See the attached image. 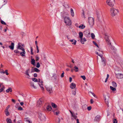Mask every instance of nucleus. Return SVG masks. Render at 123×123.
<instances>
[{"instance_id": "680f3d73", "label": "nucleus", "mask_w": 123, "mask_h": 123, "mask_svg": "<svg viewBox=\"0 0 123 123\" xmlns=\"http://www.w3.org/2000/svg\"><path fill=\"white\" fill-rule=\"evenodd\" d=\"M74 95H76V91H74V92H73L72 93Z\"/></svg>"}, {"instance_id": "39448f33", "label": "nucleus", "mask_w": 123, "mask_h": 123, "mask_svg": "<svg viewBox=\"0 0 123 123\" xmlns=\"http://www.w3.org/2000/svg\"><path fill=\"white\" fill-rule=\"evenodd\" d=\"M88 22L90 26L92 27L94 24V18L91 17H88Z\"/></svg>"}, {"instance_id": "603ef678", "label": "nucleus", "mask_w": 123, "mask_h": 123, "mask_svg": "<svg viewBox=\"0 0 123 123\" xmlns=\"http://www.w3.org/2000/svg\"><path fill=\"white\" fill-rule=\"evenodd\" d=\"M10 107V105H8L6 108L5 110H8V109Z\"/></svg>"}, {"instance_id": "4d7b16f0", "label": "nucleus", "mask_w": 123, "mask_h": 123, "mask_svg": "<svg viewBox=\"0 0 123 123\" xmlns=\"http://www.w3.org/2000/svg\"><path fill=\"white\" fill-rule=\"evenodd\" d=\"M72 80V78L71 77H70L69 78V80L70 82H71Z\"/></svg>"}, {"instance_id": "393cba45", "label": "nucleus", "mask_w": 123, "mask_h": 123, "mask_svg": "<svg viewBox=\"0 0 123 123\" xmlns=\"http://www.w3.org/2000/svg\"><path fill=\"white\" fill-rule=\"evenodd\" d=\"M78 27L80 29H83L85 28V26L81 24Z\"/></svg>"}, {"instance_id": "8fccbe9b", "label": "nucleus", "mask_w": 123, "mask_h": 123, "mask_svg": "<svg viewBox=\"0 0 123 123\" xmlns=\"http://www.w3.org/2000/svg\"><path fill=\"white\" fill-rule=\"evenodd\" d=\"M5 73L6 75H8L9 74L8 73V70H6L5 71Z\"/></svg>"}, {"instance_id": "e433bc0d", "label": "nucleus", "mask_w": 123, "mask_h": 123, "mask_svg": "<svg viewBox=\"0 0 123 123\" xmlns=\"http://www.w3.org/2000/svg\"><path fill=\"white\" fill-rule=\"evenodd\" d=\"M51 105L53 108H56L57 107V105L53 103H52Z\"/></svg>"}, {"instance_id": "4be33fe9", "label": "nucleus", "mask_w": 123, "mask_h": 123, "mask_svg": "<svg viewBox=\"0 0 123 123\" xmlns=\"http://www.w3.org/2000/svg\"><path fill=\"white\" fill-rule=\"evenodd\" d=\"M100 116H99L98 115L95 117L94 119V120L95 121H98L100 119Z\"/></svg>"}, {"instance_id": "5fc2aeb1", "label": "nucleus", "mask_w": 123, "mask_h": 123, "mask_svg": "<svg viewBox=\"0 0 123 123\" xmlns=\"http://www.w3.org/2000/svg\"><path fill=\"white\" fill-rule=\"evenodd\" d=\"M93 95V96L95 97H96V96L95 94L93 92H90Z\"/></svg>"}, {"instance_id": "a19ab883", "label": "nucleus", "mask_w": 123, "mask_h": 123, "mask_svg": "<svg viewBox=\"0 0 123 123\" xmlns=\"http://www.w3.org/2000/svg\"><path fill=\"white\" fill-rule=\"evenodd\" d=\"M80 77L82 78L84 80H85L86 79V78L85 75L81 76Z\"/></svg>"}, {"instance_id": "5701e85b", "label": "nucleus", "mask_w": 123, "mask_h": 123, "mask_svg": "<svg viewBox=\"0 0 123 123\" xmlns=\"http://www.w3.org/2000/svg\"><path fill=\"white\" fill-rule=\"evenodd\" d=\"M79 35L80 39H82L83 35V33L82 32H80L79 33Z\"/></svg>"}, {"instance_id": "79ce46f5", "label": "nucleus", "mask_w": 123, "mask_h": 123, "mask_svg": "<svg viewBox=\"0 0 123 123\" xmlns=\"http://www.w3.org/2000/svg\"><path fill=\"white\" fill-rule=\"evenodd\" d=\"M30 49L31 50V54L32 55L33 54V49L32 47H30Z\"/></svg>"}, {"instance_id": "ea45409f", "label": "nucleus", "mask_w": 123, "mask_h": 123, "mask_svg": "<svg viewBox=\"0 0 123 123\" xmlns=\"http://www.w3.org/2000/svg\"><path fill=\"white\" fill-rule=\"evenodd\" d=\"M91 37L92 39H94V38L95 37V35L93 33H92L91 34Z\"/></svg>"}, {"instance_id": "6e6d98bb", "label": "nucleus", "mask_w": 123, "mask_h": 123, "mask_svg": "<svg viewBox=\"0 0 123 123\" xmlns=\"http://www.w3.org/2000/svg\"><path fill=\"white\" fill-rule=\"evenodd\" d=\"M90 102L91 104H92L93 102V101L92 99H91L90 100Z\"/></svg>"}, {"instance_id": "f704fd0d", "label": "nucleus", "mask_w": 123, "mask_h": 123, "mask_svg": "<svg viewBox=\"0 0 123 123\" xmlns=\"http://www.w3.org/2000/svg\"><path fill=\"white\" fill-rule=\"evenodd\" d=\"M110 88L111 90L113 91H115L116 90V89L115 87L112 86H110Z\"/></svg>"}, {"instance_id": "a211bd4d", "label": "nucleus", "mask_w": 123, "mask_h": 123, "mask_svg": "<svg viewBox=\"0 0 123 123\" xmlns=\"http://www.w3.org/2000/svg\"><path fill=\"white\" fill-rule=\"evenodd\" d=\"M23 51L22 52H21L20 53V55L22 56H25V49L22 50Z\"/></svg>"}, {"instance_id": "9b49d317", "label": "nucleus", "mask_w": 123, "mask_h": 123, "mask_svg": "<svg viewBox=\"0 0 123 123\" xmlns=\"http://www.w3.org/2000/svg\"><path fill=\"white\" fill-rule=\"evenodd\" d=\"M116 78L118 79L123 78V74L121 73H118L115 74Z\"/></svg>"}, {"instance_id": "3c124183", "label": "nucleus", "mask_w": 123, "mask_h": 123, "mask_svg": "<svg viewBox=\"0 0 123 123\" xmlns=\"http://www.w3.org/2000/svg\"><path fill=\"white\" fill-rule=\"evenodd\" d=\"M14 52L15 53H19V51L18 50H15L14 51Z\"/></svg>"}, {"instance_id": "58836bf2", "label": "nucleus", "mask_w": 123, "mask_h": 123, "mask_svg": "<svg viewBox=\"0 0 123 123\" xmlns=\"http://www.w3.org/2000/svg\"><path fill=\"white\" fill-rule=\"evenodd\" d=\"M92 42L96 46H97L98 48H99V47L98 46L95 42L94 41H93Z\"/></svg>"}, {"instance_id": "2f4dec72", "label": "nucleus", "mask_w": 123, "mask_h": 123, "mask_svg": "<svg viewBox=\"0 0 123 123\" xmlns=\"http://www.w3.org/2000/svg\"><path fill=\"white\" fill-rule=\"evenodd\" d=\"M35 60L34 59H31V64L33 65H34L35 63Z\"/></svg>"}, {"instance_id": "f8f14e48", "label": "nucleus", "mask_w": 123, "mask_h": 123, "mask_svg": "<svg viewBox=\"0 0 123 123\" xmlns=\"http://www.w3.org/2000/svg\"><path fill=\"white\" fill-rule=\"evenodd\" d=\"M45 88L46 90L50 93L52 92V88L51 86H46Z\"/></svg>"}, {"instance_id": "cd10ccee", "label": "nucleus", "mask_w": 123, "mask_h": 123, "mask_svg": "<svg viewBox=\"0 0 123 123\" xmlns=\"http://www.w3.org/2000/svg\"><path fill=\"white\" fill-rule=\"evenodd\" d=\"M114 69L115 70L117 71H118L120 70V68L117 66H116Z\"/></svg>"}, {"instance_id": "f03ea898", "label": "nucleus", "mask_w": 123, "mask_h": 123, "mask_svg": "<svg viewBox=\"0 0 123 123\" xmlns=\"http://www.w3.org/2000/svg\"><path fill=\"white\" fill-rule=\"evenodd\" d=\"M32 80L34 82H39L38 84L40 86L41 90H43L44 88L43 87V82L40 79H37L35 78H32Z\"/></svg>"}, {"instance_id": "b1692460", "label": "nucleus", "mask_w": 123, "mask_h": 123, "mask_svg": "<svg viewBox=\"0 0 123 123\" xmlns=\"http://www.w3.org/2000/svg\"><path fill=\"white\" fill-rule=\"evenodd\" d=\"M12 92V88L11 87H9L6 90V92L8 93L9 92Z\"/></svg>"}, {"instance_id": "de8ad7c7", "label": "nucleus", "mask_w": 123, "mask_h": 123, "mask_svg": "<svg viewBox=\"0 0 123 123\" xmlns=\"http://www.w3.org/2000/svg\"><path fill=\"white\" fill-rule=\"evenodd\" d=\"M113 123H117V120L116 119H115L113 120Z\"/></svg>"}, {"instance_id": "dca6fc26", "label": "nucleus", "mask_w": 123, "mask_h": 123, "mask_svg": "<svg viewBox=\"0 0 123 123\" xmlns=\"http://www.w3.org/2000/svg\"><path fill=\"white\" fill-rule=\"evenodd\" d=\"M69 41L71 42H72V44L74 45H76L77 42L74 39L70 40Z\"/></svg>"}, {"instance_id": "f3484780", "label": "nucleus", "mask_w": 123, "mask_h": 123, "mask_svg": "<svg viewBox=\"0 0 123 123\" xmlns=\"http://www.w3.org/2000/svg\"><path fill=\"white\" fill-rule=\"evenodd\" d=\"M76 86V85L75 84L72 83L70 84V87L72 89H73L75 88Z\"/></svg>"}, {"instance_id": "bf43d9fd", "label": "nucleus", "mask_w": 123, "mask_h": 123, "mask_svg": "<svg viewBox=\"0 0 123 123\" xmlns=\"http://www.w3.org/2000/svg\"><path fill=\"white\" fill-rule=\"evenodd\" d=\"M2 71L0 72V73H3V74L5 73V72L2 69Z\"/></svg>"}, {"instance_id": "e2e57ef3", "label": "nucleus", "mask_w": 123, "mask_h": 123, "mask_svg": "<svg viewBox=\"0 0 123 123\" xmlns=\"http://www.w3.org/2000/svg\"><path fill=\"white\" fill-rule=\"evenodd\" d=\"M82 15L83 16V17H85V13L83 11V12L82 13Z\"/></svg>"}, {"instance_id": "0eeeda50", "label": "nucleus", "mask_w": 123, "mask_h": 123, "mask_svg": "<svg viewBox=\"0 0 123 123\" xmlns=\"http://www.w3.org/2000/svg\"><path fill=\"white\" fill-rule=\"evenodd\" d=\"M105 39L106 42L107 43L108 45H109L110 47L112 46L111 45V43L110 42V40L109 38L108 37V35H107V34H108L107 33H105Z\"/></svg>"}, {"instance_id": "6e6552de", "label": "nucleus", "mask_w": 123, "mask_h": 123, "mask_svg": "<svg viewBox=\"0 0 123 123\" xmlns=\"http://www.w3.org/2000/svg\"><path fill=\"white\" fill-rule=\"evenodd\" d=\"M39 117L42 121H45L46 120V118L45 115L41 113H39Z\"/></svg>"}, {"instance_id": "a18cd8bd", "label": "nucleus", "mask_w": 123, "mask_h": 123, "mask_svg": "<svg viewBox=\"0 0 123 123\" xmlns=\"http://www.w3.org/2000/svg\"><path fill=\"white\" fill-rule=\"evenodd\" d=\"M36 67L37 68H39L40 67V64L39 62H37L36 65Z\"/></svg>"}, {"instance_id": "13d9d810", "label": "nucleus", "mask_w": 123, "mask_h": 123, "mask_svg": "<svg viewBox=\"0 0 123 123\" xmlns=\"http://www.w3.org/2000/svg\"><path fill=\"white\" fill-rule=\"evenodd\" d=\"M33 76L34 77H36L37 76V74L35 73L34 74Z\"/></svg>"}, {"instance_id": "37998d69", "label": "nucleus", "mask_w": 123, "mask_h": 123, "mask_svg": "<svg viewBox=\"0 0 123 123\" xmlns=\"http://www.w3.org/2000/svg\"><path fill=\"white\" fill-rule=\"evenodd\" d=\"M23 110V108L21 107H19L18 108V110L19 111L22 110Z\"/></svg>"}, {"instance_id": "a878e982", "label": "nucleus", "mask_w": 123, "mask_h": 123, "mask_svg": "<svg viewBox=\"0 0 123 123\" xmlns=\"http://www.w3.org/2000/svg\"><path fill=\"white\" fill-rule=\"evenodd\" d=\"M70 13L71 16L73 17L74 16V13L73 9L71 8L70 9Z\"/></svg>"}, {"instance_id": "7ed1b4c3", "label": "nucleus", "mask_w": 123, "mask_h": 123, "mask_svg": "<svg viewBox=\"0 0 123 123\" xmlns=\"http://www.w3.org/2000/svg\"><path fill=\"white\" fill-rule=\"evenodd\" d=\"M115 3V0H106V4L110 7H113Z\"/></svg>"}, {"instance_id": "6ab92c4d", "label": "nucleus", "mask_w": 123, "mask_h": 123, "mask_svg": "<svg viewBox=\"0 0 123 123\" xmlns=\"http://www.w3.org/2000/svg\"><path fill=\"white\" fill-rule=\"evenodd\" d=\"M14 44L13 43H12L11 45L9 46V47L11 49L13 50L14 49Z\"/></svg>"}, {"instance_id": "7c9ffc66", "label": "nucleus", "mask_w": 123, "mask_h": 123, "mask_svg": "<svg viewBox=\"0 0 123 123\" xmlns=\"http://www.w3.org/2000/svg\"><path fill=\"white\" fill-rule=\"evenodd\" d=\"M34 71L37 72L39 73L40 71V70H39L38 68H35L34 69Z\"/></svg>"}, {"instance_id": "c03bdc74", "label": "nucleus", "mask_w": 123, "mask_h": 123, "mask_svg": "<svg viewBox=\"0 0 123 123\" xmlns=\"http://www.w3.org/2000/svg\"><path fill=\"white\" fill-rule=\"evenodd\" d=\"M1 23L2 24L4 25H6V23L4 22L3 21L1 20L0 21Z\"/></svg>"}, {"instance_id": "412c9836", "label": "nucleus", "mask_w": 123, "mask_h": 123, "mask_svg": "<svg viewBox=\"0 0 123 123\" xmlns=\"http://www.w3.org/2000/svg\"><path fill=\"white\" fill-rule=\"evenodd\" d=\"M30 85L31 87H33L34 89L37 88V87L35 86L33 82H31L30 83Z\"/></svg>"}, {"instance_id": "9d476101", "label": "nucleus", "mask_w": 123, "mask_h": 123, "mask_svg": "<svg viewBox=\"0 0 123 123\" xmlns=\"http://www.w3.org/2000/svg\"><path fill=\"white\" fill-rule=\"evenodd\" d=\"M101 66L104 67L106 65V60L103 57H101Z\"/></svg>"}, {"instance_id": "1a4fd4ad", "label": "nucleus", "mask_w": 123, "mask_h": 123, "mask_svg": "<svg viewBox=\"0 0 123 123\" xmlns=\"http://www.w3.org/2000/svg\"><path fill=\"white\" fill-rule=\"evenodd\" d=\"M43 103V100L42 99H40L37 102V107H41Z\"/></svg>"}, {"instance_id": "4468645a", "label": "nucleus", "mask_w": 123, "mask_h": 123, "mask_svg": "<svg viewBox=\"0 0 123 123\" xmlns=\"http://www.w3.org/2000/svg\"><path fill=\"white\" fill-rule=\"evenodd\" d=\"M29 69H27L26 71L25 72V74L27 75V78H30V76L29 74Z\"/></svg>"}, {"instance_id": "bb28decb", "label": "nucleus", "mask_w": 123, "mask_h": 123, "mask_svg": "<svg viewBox=\"0 0 123 123\" xmlns=\"http://www.w3.org/2000/svg\"><path fill=\"white\" fill-rule=\"evenodd\" d=\"M47 109L49 111H50L52 109L51 107L49 105H48L47 107Z\"/></svg>"}, {"instance_id": "338daca9", "label": "nucleus", "mask_w": 123, "mask_h": 123, "mask_svg": "<svg viewBox=\"0 0 123 123\" xmlns=\"http://www.w3.org/2000/svg\"><path fill=\"white\" fill-rule=\"evenodd\" d=\"M26 121L28 122L29 123H32L29 120H26Z\"/></svg>"}, {"instance_id": "69168bd1", "label": "nucleus", "mask_w": 123, "mask_h": 123, "mask_svg": "<svg viewBox=\"0 0 123 123\" xmlns=\"http://www.w3.org/2000/svg\"><path fill=\"white\" fill-rule=\"evenodd\" d=\"M24 104V103L23 102H20V104L21 105H23Z\"/></svg>"}, {"instance_id": "72a5a7b5", "label": "nucleus", "mask_w": 123, "mask_h": 123, "mask_svg": "<svg viewBox=\"0 0 123 123\" xmlns=\"http://www.w3.org/2000/svg\"><path fill=\"white\" fill-rule=\"evenodd\" d=\"M74 70L75 72H78V67H77L76 66H75L74 67Z\"/></svg>"}, {"instance_id": "09e8293b", "label": "nucleus", "mask_w": 123, "mask_h": 123, "mask_svg": "<svg viewBox=\"0 0 123 123\" xmlns=\"http://www.w3.org/2000/svg\"><path fill=\"white\" fill-rule=\"evenodd\" d=\"M64 72H63V73L62 74L61 76V78H63L64 77Z\"/></svg>"}, {"instance_id": "f257e3e1", "label": "nucleus", "mask_w": 123, "mask_h": 123, "mask_svg": "<svg viewBox=\"0 0 123 123\" xmlns=\"http://www.w3.org/2000/svg\"><path fill=\"white\" fill-rule=\"evenodd\" d=\"M110 13L111 16L114 17L117 15L119 13V11L117 8L112 7L110 8Z\"/></svg>"}, {"instance_id": "473e14b6", "label": "nucleus", "mask_w": 123, "mask_h": 123, "mask_svg": "<svg viewBox=\"0 0 123 123\" xmlns=\"http://www.w3.org/2000/svg\"><path fill=\"white\" fill-rule=\"evenodd\" d=\"M5 114L6 116H8L9 115V113L8 110H5Z\"/></svg>"}, {"instance_id": "774afa93", "label": "nucleus", "mask_w": 123, "mask_h": 123, "mask_svg": "<svg viewBox=\"0 0 123 123\" xmlns=\"http://www.w3.org/2000/svg\"><path fill=\"white\" fill-rule=\"evenodd\" d=\"M76 120H77V123H79V119H77Z\"/></svg>"}, {"instance_id": "4c0bfd02", "label": "nucleus", "mask_w": 123, "mask_h": 123, "mask_svg": "<svg viewBox=\"0 0 123 123\" xmlns=\"http://www.w3.org/2000/svg\"><path fill=\"white\" fill-rule=\"evenodd\" d=\"M97 14L98 16V17H100V16H101V13L100 12H97Z\"/></svg>"}, {"instance_id": "49530a36", "label": "nucleus", "mask_w": 123, "mask_h": 123, "mask_svg": "<svg viewBox=\"0 0 123 123\" xmlns=\"http://www.w3.org/2000/svg\"><path fill=\"white\" fill-rule=\"evenodd\" d=\"M39 58L37 56H36V61H37L39 59Z\"/></svg>"}, {"instance_id": "0e129e2a", "label": "nucleus", "mask_w": 123, "mask_h": 123, "mask_svg": "<svg viewBox=\"0 0 123 123\" xmlns=\"http://www.w3.org/2000/svg\"><path fill=\"white\" fill-rule=\"evenodd\" d=\"M12 101L14 103H15V100L13 99H12Z\"/></svg>"}, {"instance_id": "aec40b11", "label": "nucleus", "mask_w": 123, "mask_h": 123, "mask_svg": "<svg viewBox=\"0 0 123 123\" xmlns=\"http://www.w3.org/2000/svg\"><path fill=\"white\" fill-rule=\"evenodd\" d=\"M86 39L85 38H82L80 39V42L82 44H84V42H86Z\"/></svg>"}, {"instance_id": "2eb2a0df", "label": "nucleus", "mask_w": 123, "mask_h": 123, "mask_svg": "<svg viewBox=\"0 0 123 123\" xmlns=\"http://www.w3.org/2000/svg\"><path fill=\"white\" fill-rule=\"evenodd\" d=\"M21 44L20 43H19L18 44V46L17 47L18 49H19L21 50H23L24 49L21 46Z\"/></svg>"}, {"instance_id": "ddd939ff", "label": "nucleus", "mask_w": 123, "mask_h": 123, "mask_svg": "<svg viewBox=\"0 0 123 123\" xmlns=\"http://www.w3.org/2000/svg\"><path fill=\"white\" fill-rule=\"evenodd\" d=\"M104 97L105 98V101L107 104H108V99L109 98V97L108 95H104Z\"/></svg>"}, {"instance_id": "052dcab7", "label": "nucleus", "mask_w": 123, "mask_h": 123, "mask_svg": "<svg viewBox=\"0 0 123 123\" xmlns=\"http://www.w3.org/2000/svg\"><path fill=\"white\" fill-rule=\"evenodd\" d=\"M4 90V89L3 88H1L0 89V92L3 91Z\"/></svg>"}, {"instance_id": "c9c22d12", "label": "nucleus", "mask_w": 123, "mask_h": 123, "mask_svg": "<svg viewBox=\"0 0 123 123\" xmlns=\"http://www.w3.org/2000/svg\"><path fill=\"white\" fill-rule=\"evenodd\" d=\"M53 112H54V114H56L57 115H58L59 113V111H57L56 112L55 111H54Z\"/></svg>"}, {"instance_id": "c85d7f7f", "label": "nucleus", "mask_w": 123, "mask_h": 123, "mask_svg": "<svg viewBox=\"0 0 123 123\" xmlns=\"http://www.w3.org/2000/svg\"><path fill=\"white\" fill-rule=\"evenodd\" d=\"M112 86L114 87H117V84L114 81H113L112 82Z\"/></svg>"}, {"instance_id": "423d86ee", "label": "nucleus", "mask_w": 123, "mask_h": 123, "mask_svg": "<svg viewBox=\"0 0 123 123\" xmlns=\"http://www.w3.org/2000/svg\"><path fill=\"white\" fill-rule=\"evenodd\" d=\"M97 51L95 52L96 54L100 56L101 58L103 57L102 54H103V52L101 49L100 48H99L97 49Z\"/></svg>"}, {"instance_id": "864d4df0", "label": "nucleus", "mask_w": 123, "mask_h": 123, "mask_svg": "<svg viewBox=\"0 0 123 123\" xmlns=\"http://www.w3.org/2000/svg\"><path fill=\"white\" fill-rule=\"evenodd\" d=\"M91 106H89L88 107L87 109L88 111H90L91 109Z\"/></svg>"}, {"instance_id": "c756f323", "label": "nucleus", "mask_w": 123, "mask_h": 123, "mask_svg": "<svg viewBox=\"0 0 123 123\" xmlns=\"http://www.w3.org/2000/svg\"><path fill=\"white\" fill-rule=\"evenodd\" d=\"M6 121L7 123H12V121L10 119L7 118L6 119Z\"/></svg>"}, {"instance_id": "20e7f679", "label": "nucleus", "mask_w": 123, "mask_h": 123, "mask_svg": "<svg viewBox=\"0 0 123 123\" xmlns=\"http://www.w3.org/2000/svg\"><path fill=\"white\" fill-rule=\"evenodd\" d=\"M64 22L66 24L68 25H70L71 24V22L70 19L67 17H65L64 18Z\"/></svg>"}]
</instances>
